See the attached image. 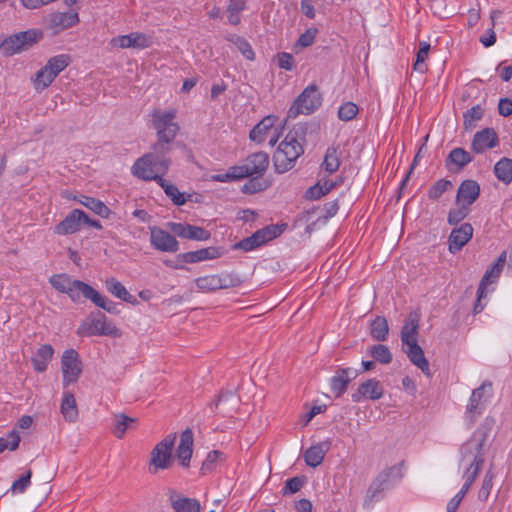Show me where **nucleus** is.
Wrapping results in <instances>:
<instances>
[{
    "label": "nucleus",
    "instance_id": "obj_52",
    "mask_svg": "<svg viewBox=\"0 0 512 512\" xmlns=\"http://www.w3.org/2000/svg\"><path fill=\"white\" fill-rule=\"evenodd\" d=\"M260 177L261 176L253 177L248 182H246L242 187V192L254 194L265 190L269 186V183Z\"/></svg>",
    "mask_w": 512,
    "mask_h": 512
},
{
    "label": "nucleus",
    "instance_id": "obj_17",
    "mask_svg": "<svg viewBox=\"0 0 512 512\" xmlns=\"http://www.w3.org/2000/svg\"><path fill=\"white\" fill-rule=\"evenodd\" d=\"M492 383L484 381L478 388L472 391L469 403L467 405V418L470 424L474 423L476 417L481 414V404L485 401V394L491 392Z\"/></svg>",
    "mask_w": 512,
    "mask_h": 512
},
{
    "label": "nucleus",
    "instance_id": "obj_23",
    "mask_svg": "<svg viewBox=\"0 0 512 512\" xmlns=\"http://www.w3.org/2000/svg\"><path fill=\"white\" fill-rule=\"evenodd\" d=\"M498 144V136L493 128H485L474 135L471 148L475 153L494 148Z\"/></svg>",
    "mask_w": 512,
    "mask_h": 512
},
{
    "label": "nucleus",
    "instance_id": "obj_9",
    "mask_svg": "<svg viewBox=\"0 0 512 512\" xmlns=\"http://www.w3.org/2000/svg\"><path fill=\"white\" fill-rule=\"evenodd\" d=\"M176 110L155 109L152 112V126L157 137L175 139L179 132V125L175 122Z\"/></svg>",
    "mask_w": 512,
    "mask_h": 512
},
{
    "label": "nucleus",
    "instance_id": "obj_46",
    "mask_svg": "<svg viewBox=\"0 0 512 512\" xmlns=\"http://www.w3.org/2000/svg\"><path fill=\"white\" fill-rule=\"evenodd\" d=\"M174 139L157 137V142L153 144L152 151L148 154H154L155 159L167 158L166 154L170 152V144Z\"/></svg>",
    "mask_w": 512,
    "mask_h": 512
},
{
    "label": "nucleus",
    "instance_id": "obj_19",
    "mask_svg": "<svg viewBox=\"0 0 512 512\" xmlns=\"http://www.w3.org/2000/svg\"><path fill=\"white\" fill-rule=\"evenodd\" d=\"M83 221H89V217L82 210L74 209L55 226L54 232L58 235L73 234L80 229Z\"/></svg>",
    "mask_w": 512,
    "mask_h": 512
},
{
    "label": "nucleus",
    "instance_id": "obj_39",
    "mask_svg": "<svg viewBox=\"0 0 512 512\" xmlns=\"http://www.w3.org/2000/svg\"><path fill=\"white\" fill-rule=\"evenodd\" d=\"M370 334L376 341H385L389 334V326L386 318L376 317L370 324Z\"/></svg>",
    "mask_w": 512,
    "mask_h": 512
},
{
    "label": "nucleus",
    "instance_id": "obj_26",
    "mask_svg": "<svg viewBox=\"0 0 512 512\" xmlns=\"http://www.w3.org/2000/svg\"><path fill=\"white\" fill-rule=\"evenodd\" d=\"M384 390L380 382L374 378L363 382L356 393L352 394L354 402H360L362 398L377 400L383 396Z\"/></svg>",
    "mask_w": 512,
    "mask_h": 512
},
{
    "label": "nucleus",
    "instance_id": "obj_47",
    "mask_svg": "<svg viewBox=\"0 0 512 512\" xmlns=\"http://www.w3.org/2000/svg\"><path fill=\"white\" fill-rule=\"evenodd\" d=\"M339 165L340 160L337 149L334 147L328 148L324 157L323 167L327 172L333 173L338 170Z\"/></svg>",
    "mask_w": 512,
    "mask_h": 512
},
{
    "label": "nucleus",
    "instance_id": "obj_2",
    "mask_svg": "<svg viewBox=\"0 0 512 512\" xmlns=\"http://www.w3.org/2000/svg\"><path fill=\"white\" fill-rule=\"evenodd\" d=\"M298 132H289L274 153V166L278 173L290 170L295 161L304 152L302 144L297 140Z\"/></svg>",
    "mask_w": 512,
    "mask_h": 512
},
{
    "label": "nucleus",
    "instance_id": "obj_33",
    "mask_svg": "<svg viewBox=\"0 0 512 512\" xmlns=\"http://www.w3.org/2000/svg\"><path fill=\"white\" fill-rule=\"evenodd\" d=\"M54 349L50 344L41 345L32 357V364L37 372H44L47 369L49 361L52 359Z\"/></svg>",
    "mask_w": 512,
    "mask_h": 512
},
{
    "label": "nucleus",
    "instance_id": "obj_25",
    "mask_svg": "<svg viewBox=\"0 0 512 512\" xmlns=\"http://www.w3.org/2000/svg\"><path fill=\"white\" fill-rule=\"evenodd\" d=\"M223 254L224 250L221 247L211 246L196 251L182 253L178 255V257L185 263H197L220 258Z\"/></svg>",
    "mask_w": 512,
    "mask_h": 512
},
{
    "label": "nucleus",
    "instance_id": "obj_16",
    "mask_svg": "<svg viewBox=\"0 0 512 512\" xmlns=\"http://www.w3.org/2000/svg\"><path fill=\"white\" fill-rule=\"evenodd\" d=\"M167 226L176 236L184 239L206 241L211 237L209 231L199 226L174 222L168 223Z\"/></svg>",
    "mask_w": 512,
    "mask_h": 512
},
{
    "label": "nucleus",
    "instance_id": "obj_12",
    "mask_svg": "<svg viewBox=\"0 0 512 512\" xmlns=\"http://www.w3.org/2000/svg\"><path fill=\"white\" fill-rule=\"evenodd\" d=\"M83 364L78 352L74 349H67L61 357V372L63 376V387L76 383L82 374Z\"/></svg>",
    "mask_w": 512,
    "mask_h": 512
},
{
    "label": "nucleus",
    "instance_id": "obj_14",
    "mask_svg": "<svg viewBox=\"0 0 512 512\" xmlns=\"http://www.w3.org/2000/svg\"><path fill=\"white\" fill-rule=\"evenodd\" d=\"M269 166V155L265 152H256L248 156L242 165L236 166L241 179L253 176H262Z\"/></svg>",
    "mask_w": 512,
    "mask_h": 512
},
{
    "label": "nucleus",
    "instance_id": "obj_56",
    "mask_svg": "<svg viewBox=\"0 0 512 512\" xmlns=\"http://www.w3.org/2000/svg\"><path fill=\"white\" fill-rule=\"evenodd\" d=\"M449 159L460 168L472 161L471 155L462 148H455L449 154Z\"/></svg>",
    "mask_w": 512,
    "mask_h": 512
},
{
    "label": "nucleus",
    "instance_id": "obj_38",
    "mask_svg": "<svg viewBox=\"0 0 512 512\" xmlns=\"http://www.w3.org/2000/svg\"><path fill=\"white\" fill-rule=\"evenodd\" d=\"M107 290L115 297L128 302L135 303V298L127 291L124 285L115 278H109L105 282Z\"/></svg>",
    "mask_w": 512,
    "mask_h": 512
},
{
    "label": "nucleus",
    "instance_id": "obj_32",
    "mask_svg": "<svg viewBox=\"0 0 512 512\" xmlns=\"http://www.w3.org/2000/svg\"><path fill=\"white\" fill-rule=\"evenodd\" d=\"M137 422L136 418L130 417L124 413H117L113 416L112 433L117 439H122L126 431L132 428Z\"/></svg>",
    "mask_w": 512,
    "mask_h": 512
},
{
    "label": "nucleus",
    "instance_id": "obj_42",
    "mask_svg": "<svg viewBox=\"0 0 512 512\" xmlns=\"http://www.w3.org/2000/svg\"><path fill=\"white\" fill-rule=\"evenodd\" d=\"M79 202L103 218H108L110 215V209L98 199L89 196H81Z\"/></svg>",
    "mask_w": 512,
    "mask_h": 512
},
{
    "label": "nucleus",
    "instance_id": "obj_36",
    "mask_svg": "<svg viewBox=\"0 0 512 512\" xmlns=\"http://www.w3.org/2000/svg\"><path fill=\"white\" fill-rule=\"evenodd\" d=\"M506 261V252L503 251L501 255L498 257L497 261L492 265V267L487 270L479 284V298L483 297L485 294V289L491 278H497L505 264Z\"/></svg>",
    "mask_w": 512,
    "mask_h": 512
},
{
    "label": "nucleus",
    "instance_id": "obj_43",
    "mask_svg": "<svg viewBox=\"0 0 512 512\" xmlns=\"http://www.w3.org/2000/svg\"><path fill=\"white\" fill-rule=\"evenodd\" d=\"M367 353L377 362L381 364H389L392 361V354L389 348L383 344L372 345L368 348Z\"/></svg>",
    "mask_w": 512,
    "mask_h": 512
},
{
    "label": "nucleus",
    "instance_id": "obj_55",
    "mask_svg": "<svg viewBox=\"0 0 512 512\" xmlns=\"http://www.w3.org/2000/svg\"><path fill=\"white\" fill-rule=\"evenodd\" d=\"M493 479H494V473L492 472L491 469H489L485 473L484 478L482 480L481 487L478 491V499L480 501L484 502L488 499L491 489H492Z\"/></svg>",
    "mask_w": 512,
    "mask_h": 512
},
{
    "label": "nucleus",
    "instance_id": "obj_61",
    "mask_svg": "<svg viewBox=\"0 0 512 512\" xmlns=\"http://www.w3.org/2000/svg\"><path fill=\"white\" fill-rule=\"evenodd\" d=\"M239 179H241V174L238 173L236 166L229 168V170L226 173L215 174L211 176L212 181L222 183Z\"/></svg>",
    "mask_w": 512,
    "mask_h": 512
},
{
    "label": "nucleus",
    "instance_id": "obj_50",
    "mask_svg": "<svg viewBox=\"0 0 512 512\" xmlns=\"http://www.w3.org/2000/svg\"><path fill=\"white\" fill-rule=\"evenodd\" d=\"M430 50V44L427 42H420L419 50L417 52L416 61L413 65V69L420 73H424L427 70V66L425 64V60L428 57V53Z\"/></svg>",
    "mask_w": 512,
    "mask_h": 512
},
{
    "label": "nucleus",
    "instance_id": "obj_15",
    "mask_svg": "<svg viewBox=\"0 0 512 512\" xmlns=\"http://www.w3.org/2000/svg\"><path fill=\"white\" fill-rule=\"evenodd\" d=\"M151 246L161 252L174 253L179 249L176 238L159 227H150Z\"/></svg>",
    "mask_w": 512,
    "mask_h": 512
},
{
    "label": "nucleus",
    "instance_id": "obj_35",
    "mask_svg": "<svg viewBox=\"0 0 512 512\" xmlns=\"http://www.w3.org/2000/svg\"><path fill=\"white\" fill-rule=\"evenodd\" d=\"M60 410L66 421L75 422L77 420L78 407L72 392L65 391L63 393Z\"/></svg>",
    "mask_w": 512,
    "mask_h": 512
},
{
    "label": "nucleus",
    "instance_id": "obj_29",
    "mask_svg": "<svg viewBox=\"0 0 512 512\" xmlns=\"http://www.w3.org/2000/svg\"><path fill=\"white\" fill-rule=\"evenodd\" d=\"M420 314L417 311L409 313L401 330L402 346L417 342Z\"/></svg>",
    "mask_w": 512,
    "mask_h": 512
},
{
    "label": "nucleus",
    "instance_id": "obj_51",
    "mask_svg": "<svg viewBox=\"0 0 512 512\" xmlns=\"http://www.w3.org/2000/svg\"><path fill=\"white\" fill-rule=\"evenodd\" d=\"M334 182L330 180L319 181L314 187L309 188L307 196L311 199H317L327 194L334 187Z\"/></svg>",
    "mask_w": 512,
    "mask_h": 512
},
{
    "label": "nucleus",
    "instance_id": "obj_45",
    "mask_svg": "<svg viewBox=\"0 0 512 512\" xmlns=\"http://www.w3.org/2000/svg\"><path fill=\"white\" fill-rule=\"evenodd\" d=\"M484 115V110L480 105L473 106L467 110L464 115V129L470 131L476 127V122L479 121Z\"/></svg>",
    "mask_w": 512,
    "mask_h": 512
},
{
    "label": "nucleus",
    "instance_id": "obj_57",
    "mask_svg": "<svg viewBox=\"0 0 512 512\" xmlns=\"http://www.w3.org/2000/svg\"><path fill=\"white\" fill-rule=\"evenodd\" d=\"M452 187V182L446 179L438 180L429 190L428 196L432 200L439 199L444 192Z\"/></svg>",
    "mask_w": 512,
    "mask_h": 512
},
{
    "label": "nucleus",
    "instance_id": "obj_30",
    "mask_svg": "<svg viewBox=\"0 0 512 512\" xmlns=\"http://www.w3.org/2000/svg\"><path fill=\"white\" fill-rule=\"evenodd\" d=\"M330 446L331 442L326 440L308 448L304 453L305 463L313 468L319 466L323 462L325 454L329 451Z\"/></svg>",
    "mask_w": 512,
    "mask_h": 512
},
{
    "label": "nucleus",
    "instance_id": "obj_44",
    "mask_svg": "<svg viewBox=\"0 0 512 512\" xmlns=\"http://www.w3.org/2000/svg\"><path fill=\"white\" fill-rule=\"evenodd\" d=\"M56 78L54 72H51L46 65L42 67L35 75L33 80L35 89L42 91L47 88Z\"/></svg>",
    "mask_w": 512,
    "mask_h": 512
},
{
    "label": "nucleus",
    "instance_id": "obj_49",
    "mask_svg": "<svg viewBox=\"0 0 512 512\" xmlns=\"http://www.w3.org/2000/svg\"><path fill=\"white\" fill-rule=\"evenodd\" d=\"M70 63V57L65 54L57 55L52 57L46 63V67L49 68L51 72H54L55 76L63 71Z\"/></svg>",
    "mask_w": 512,
    "mask_h": 512
},
{
    "label": "nucleus",
    "instance_id": "obj_48",
    "mask_svg": "<svg viewBox=\"0 0 512 512\" xmlns=\"http://www.w3.org/2000/svg\"><path fill=\"white\" fill-rule=\"evenodd\" d=\"M227 40L232 42L247 60L254 59V52L250 44L238 35H229Z\"/></svg>",
    "mask_w": 512,
    "mask_h": 512
},
{
    "label": "nucleus",
    "instance_id": "obj_1",
    "mask_svg": "<svg viewBox=\"0 0 512 512\" xmlns=\"http://www.w3.org/2000/svg\"><path fill=\"white\" fill-rule=\"evenodd\" d=\"M494 423V418L487 417L470 439L460 446V462H470L463 472L465 482L462 488L464 490L469 491L482 469L484 464V445Z\"/></svg>",
    "mask_w": 512,
    "mask_h": 512
},
{
    "label": "nucleus",
    "instance_id": "obj_18",
    "mask_svg": "<svg viewBox=\"0 0 512 512\" xmlns=\"http://www.w3.org/2000/svg\"><path fill=\"white\" fill-rule=\"evenodd\" d=\"M80 21L77 11L53 12L49 15L48 28L57 34L69 29Z\"/></svg>",
    "mask_w": 512,
    "mask_h": 512
},
{
    "label": "nucleus",
    "instance_id": "obj_20",
    "mask_svg": "<svg viewBox=\"0 0 512 512\" xmlns=\"http://www.w3.org/2000/svg\"><path fill=\"white\" fill-rule=\"evenodd\" d=\"M111 45L119 48L144 49L151 45L149 36L143 33H130L112 38Z\"/></svg>",
    "mask_w": 512,
    "mask_h": 512
},
{
    "label": "nucleus",
    "instance_id": "obj_4",
    "mask_svg": "<svg viewBox=\"0 0 512 512\" xmlns=\"http://www.w3.org/2000/svg\"><path fill=\"white\" fill-rule=\"evenodd\" d=\"M154 154H144L137 159L131 168L134 176L145 181L155 180L162 178L161 175L165 174L170 166L169 158L155 159Z\"/></svg>",
    "mask_w": 512,
    "mask_h": 512
},
{
    "label": "nucleus",
    "instance_id": "obj_3",
    "mask_svg": "<svg viewBox=\"0 0 512 512\" xmlns=\"http://www.w3.org/2000/svg\"><path fill=\"white\" fill-rule=\"evenodd\" d=\"M176 439L177 434L170 433L153 447L149 454V473L155 475L159 471L168 470L173 466L175 459L173 449Z\"/></svg>",
    "mask_w": 512,
    "mask_h": 512
},
{
    "label": "nucleus",
    "instance_id": "obj_22",
    "mask_svg": "<svg viewBox=\"0 0 512 512\" xmlns=\"http://www.w3.org/2000/svg\"><path fill=\"white\" fill-rule=\"evenodd\" d=\"M193 454V432L191 429H185L180 435V442L176 450V458L184 468L190 466V460Z\"/></svg>",
    "mask_w": 512,
    "mask_h": 512
},
{
    "label": "nucleus",
    "instance_id": "obj_60",
    "mask_svg": "<svg viewBox=\"0 0 512 512\" xmlns=\"http://www.w3.org/2000/svg\"><path fill=\"white\" fill-rule=\"evenodd\" d=\"M244 9V3L241 1L232 2L228 6V21L232 25H237L240 22L239 13Z\"/></svg>",
    "mask_w": 512,
    "mask_h": 512
},
{
    "label": "nucleus",
    "instance_id": "obj_5",
    "mask_svg": "<svg viewBox=\"0 0 512 512\" xmlns=\"http://www.w3.org/2000/svg\"><path fill=\"white\" fill-rule=\"evenodd\" d=\"M79 336L105 335L111 337H120L121 331L112 323L107 321L106 316L101 313H91L77 329Z\"/></svg>",
    "mask_w": 512,
    "mask_h": 512
},
{
    "label": "nucleus",
    "instance_id": "obj_27",
    "mask_svg": "<svg viewBox=\"0 0 512 512\" xmlns=\"http://www.w3.org/2000/svg\"><path fill=\"white\" fill-rule=\"evenodd\" d=\"M357 377V372L351 368L339 369L331 379V390L336 397H340L348 384Z\"/></svg>",
    "mask_w": 512,
    "mask_h": 512
},
{
    "label": "nucleus",
    "instance_id": "obj_62",
    "mask_svg": "<svg viewBox=\"0 0 512 512\" xmlns=\"http://www.w3.org/2000/svg\"><path fill=\"white\" fill-rule=\"evenodd\" d=\"M32 476L31 470H28L18 480L14 481L11 487L13 493H23L30 484Z\"/></svg>",
    "mask_w": 512,
    "mask_h": 512
},
{
    "label": "nucleus",
    "instance_id": "obj_63",
    "mask_svg": "<svg viewBox=\"0 0 512 512\" xmlns=\"http://www.w3.org/2000/svg\"><path fill=\"white\" fill-rule=\"evenodd\" d=\"M303 484H304L303 478H300V477L290 478L285 482V486L283 488V494L286 495V494H290V493H296L301 489Z\"/></svg>",
    "mask_w": 512,
    "mask_h": 512
},
{
    "label": "nucleus",
    "instance_id": "obj_37",
    "mask_svg": "<svg viewBox=\"0 0 512 512\" xmlns=\"http://www.w3.org/2000/svg\"><path fill=\"white\" fill-rule=\"evenodd\" d=\"M170 501L173 512H201L200 503L196 499L172 496Z\"/></svg>",
    "mask_w": 512,
    "mask_h": 512
},
{
    "label": "nucleus",
    "instance_id": "obj_31",
    "mask_svg": "<svg viewBox=\"0 0 512 512\" xmlns=\"http://www.w3.org/2000/svg\"><path fill=\"white\" fill-rule=\"evenodd\" d=\"M276 118L274 116H266L264 117L251 131H250V139L252 141L262 143L264 142L272 130L275 128Z\"/></svg>",
    "mask_w": 512,
    "mask_h": 512
},
{
    "label": "nucleus",
    "instance_id": "obj_21",
    "mask_svg": "<svg viewBox=\"0 0 512 512\" xmlns=\"http://www.w3.org/2000/svg\"><path fill=\"white\" fill-rule=\"evenodd\" d=\"M473 231L474 229L469 223H464L460 227L453 229L448 238L449 251L456 253L461 250L472 238Z\"/></svg>",
    "mask_w": 512,
    "mask_h": 512
},
{
    "label": "nucleus",
    "instance_id": "obj_54",
    "mask_svg": "<svg viewBox=\"0 0 512 512\" xmlns=\"http://www.w3.org/2000/svg\"><path fill=\"white\" fill-rule=\"evenodd\" d=\"M318 34V29L315 27L308 28L304 33H302L297 42L294 45V50L297 51V48H306L311 46L316 38V35Z\"/></svg>",
    "mask_w": 512,
    "mask_h": 512
},
{
    "label": "nucleus",
    "instance_id": "obj_41",
    "mask_svg": "<svg viewBox=\"0 0 512 512\" xmlns=\"http://www.w3.org/2000/svg\"><path fill=\"white\" fill-rule=\"evenodd\" d=\"M85 298L90 299L96 306L106 310L109 313L119 314L117 304L99 294L93 287H91V292H88Z\"/></svg>",
    "mask_w": 512,
    "mask_h": 512
},
{
    "label": "nucleus",
    "instance_id": "obj_40",
    "mask_svg": "<svg viewBox=\"0 0 512 512\" xmlns=\"http://www.w3.org/2000/svg\"><path fill=\"white\" fill-rule=\"evenodd\" d=\"M494 173L504 184L512 182V159L502 158L494 166Z\"/></svg>",
    "mask_w": 512,
    "mask_h": 512
},
{
    "label": "nucleus",
    "instance_id": "obj_6",
    "mask_svg": "<svg viewBox=\"0 0 512 512\" xmlns=\"http://www.w3.org/2000/svg\"><path fill=\"white\" fill-rule=\"evenodd\" d=\"M42 36V31L38 29H28L5 38L0 44V48L6 56H12L29 49L36 44Z\"/></svg>",
    "mask_w": 512,
    "mask_h": 512
},
{
    "label": "nucleus",
    "instance_id": "obj_10",
    "mask_svg": "<svg viewBox=\"0 0 512 512\" xmlns=\"http://www.w3.org/2000/svg\"><path fill=\"white\" fill-rule=\"evenodd\" d=\"M197 288L202 292H212L219 289H229L242 284V279L235 273L223 275L212 274L195 279Z\"/></svg>",
    "mask_w": 512,
    "mask_h": 512
},
{
    "label": "nucleus",
    "instance_id": "obj_59",
    "mask_svg": "<svg viewBox=\"0 0 512 512\" xmlns=\"http://www.w3.org/2000/svg\"><path fill=\"white\" fill-rule=\"evenodd\" d=\"M20 443V436L16 431H11L7 438H0V453L5 449H9L11 451L17 449Z\"/></svg>",
    "mask_w": 512,
    "mask_h": 512
},
{
    "label": "nucleus",
    "instance_id": "obj_11",
    "mask_svg": "<svg viewBox=\"0 0 512 512\" xmlns=\"http://www.w3.org/2000/svg\"><path fill=\"white\" fill-rule=\"evenodd\" d=\"M396 471V467H388L382 470L370 483L363 499V506L367 509L372 508L374 504L384 497V491L389 486L391 476Z\"/></svg>",
    "mask_w": 512,
    "mask_h": 512
},
{
    "label": "nucleus",
    "instance_id": "obj_34",
    "mask_svg": "<svg viewBox=\"0 0 512 512\" xmlns=\"http://www.w3.org/2000/svg\"><path fill=\"white\" fill-rule=\"evenodd\" d=\"M159 186L164 190L165 194L172 200V202L177 206L184 205L187 201H189L192 197V194H188L179 191V189L169 181L159 178L158 179Z\"/></svg>",
    "mask_w": 512,
    "mask_h": 512
},
{
    "label": "nucleus",
    "instance_id": "obj_7",
    "mask_svg": "<svg viewBox=\"0 0 512 512\" xmlns=\"http://www.w3.org/2000/svg\"><path fill=\"white\" fill-rule=\"evenodd\" d=\"M49 282L53 288L67 294L74 302L80 299V295L86 297L88 292H91L90 285L80 280H73L67 274H54L49 278Z\"/></svg>",
    "mask_w": 512,
    "mask_h": 512
},
{
    "label": "nucleus",
    "instance_id": "obj_53",
    "mask_svg": "<svg viewBox=\"0 0 512 512\" xmlns=\"http://www.w3.org/2000/svg\"><path fill=\"white\" fill-rule=\"evenodd\" d=\"M469 212V207L457 204L456 208L449 211L447 221L450 225H457L468 216Z\"/></svg>",
    "mask_w": 512,
    "mask_h": 512
},
{
    "label": "nucleus",
    "instance_id": "obj_28",
    "mask_svg": "<svg viewBox=\"0 0 512 512\" xmlns=\"http://www.w3.org/2000/svg\"><path fill=\"white\" fill-rule=\"evenodd\" d=\"M403 350L415 366H417L426 376H431L429 362L417 342L403 345Z\"/></svg>",
    "mask_w": 512,
    "mask_h": 512
},
{
    "label": "nucleus",
    "instance_id": "obj_24",
    "mask_svg": "<svg viewBox=\"0 0 512 512\" xmlns=\"http://www.w3.org/2000/svg\"><path fill=\"white\" fill-rule=\"evenodd\" d=\"M480 195V186L474 180H464L457 191L456 204L470 207Z\"/></svg>",
    "mask_w": 512,
    "mask_h": 512
},
{
    "label": "nucleus",
    "instance_id": "obj_58",
    "mask_svg": "<svg viewBox=\"0 0 512 512\" xmlns=\"http://www.w3.org/2000/svg\"><path fill=\"white\" fill-rule=\"evenodd\" d=\"M358 111V106L355 103L345 102L338 110V117L343 121H349L357 115Z\"/></svg>",
    "mask_w": 512,
    "mask_h": 512
},
{
    "label": "nucleus",
    "instance_id": "obj_64",
    "mask_svg": "<svg viewBox=\"0 0 512 512\" xmlns=\"http://www.w3.org/2000/svg\"><path fill=\"white\" fill-rule=\"evenodd\" d=\"M467 492L468 490L461 488V490L448 502L447 512H456Z\"/></svg>",
    "mask_w": 512,
    "mask_h": 512
},
{
    "label": "nucleus",
    "instance_id": "obj_8",
    "mask_svg": "<svg viewBox=\"0 0 512 512\" xmlns=\"http://www.w3.org/2000/svg\"><path fill=\"white\" fill-rule=\"evenodd\" d=\"M321 105V94L315 85L306 87L296 98L288 111V117L296 118L300 114H310Z\"/></svg>",
    "mask_w": 512,
    "mask_h": 512
},
{
    "label": "nucleus",
    "instance_id": "obj_13",
    "mask_svg": "<svg viewBox=\"0 0 512 512\" xmlns=\"http://www.w3.org/2000/svg\"><path fill=\"white\" fill-rule=\"evenodd\" d=\"M281 229L278 226H267L253 233L251 236L241 240L234 245V249H241L244 251H252L253 249L261 246L262 244L275 239L281 234Z\"/></svg>",
    "mask_w": 512,
    "mask_h": 512
}]
</instances>
